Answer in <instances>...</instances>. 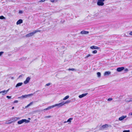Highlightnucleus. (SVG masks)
Returning a JSON list of instances; mask_svg holds the SVG:
<instances>
[{
    "label": "nucleus",
    "mask_w": 132,
    "mask_h": 132,
    "mask_svg": "<svg viewBox=\"0 0 132 132\" xmlns=\"http://www.w3.org/2000/svg\"><path fill=\"white\" fill-rule=\"evenodd\" d=\"M71 101L70 100H68L66 101L65 102L64 101L60 103H59L53 105L54 107H55L56 106H57L58 108H59L61 107L62 106L64 105L65 104H68L70 103Z\"/></svg>",
    "instance_id": "nucleus-1"
},
{
    "label": "nucleus",
    "mask_w": 132,
    "mask_h": 132,
    "mask_svg": "<svg viewBox=\"0 0 132 132\" xmlns=\"http://www.w3.org/2000/svg\"><path fill=\"white\" fill-rule=\"evenodd\" d=\"M20 117H14L12 118L11 119L12 121H11L10 122H5V123L6 124H10L13 122H15L16 121L20 120Z\"/></svg>",
    "instance_id": "nucleus-2"
},
{
    "label": "nucleus",
    "mask_w": 132,
    "mask_h": 132,
    "mask_svg": "<svg viewBox=\"0 0 132 132\" xmlns=\"http://www.w3.org/2000/svg\"><path fill=\"white\" fill-rule=\"evenodd\" d=\"M33 95V94H30L28 95H22V96L19 97L18 98H19L21 100L22 99L24 98H27L29 96H31Z\"/></svg>",
    "instance_id": "nucleus-3"
},
{
    "label": "nucleus",
    "mask_w": 132,
    "mask_h": 132,
    "mask_svg": "<svg viewBox=\"0 0 132 132\" xmlns=\"http://www.w3.org/2000/svg\"><path fill=\"white\" fill-rule=\"evenodd\" d=\"M40 31L38 30H35L32 32L28 34H27L26 36V37H28L32 36H33L36 33Z\"/></svg>",
    "instance_id": "nucleus-4"
},
{
    "label": "nucleus",
    "mask_w": 132,
    "mask_h": 132,
    "mask_svg": "<svg viewBox=\"0 0 132 132\" xmlns=\"http://www.w3.org/2000/svg\"><path fill=\"white\" fill-rule=\"evenodd\" d=\"M30 121L29 120H26V119H22L21 120L18 121V124L19 125H20L22 124L24 122L27 123L29 122Z\"/></svg>",
    "instance_id": "nucleus-5"
},
{
    "label": "nucleus",
    "mask_w": 132,
    "mask_h": 132,
    "mask_svg": "<svg viewBox=\"0 0 132 132\" xmlns=\"http://www.w3.org/2000/svg\"><path fill=\"white\" fill-rule=\"evenodd\" d=\"M105 0H98L97 2V4L99 6H103L104 5V2Z\"/></svg>",
    "instance_id": "nucleus-6"
},
{
    "label": "nucleus",
    "mask_w": 132,
    "mask_h": 132,
    "mask_svg": "<svg viewBox=\"0 0 132 132\" xmlns=\"http://www.w3.org/2000/svg\"><path fill=\"white\" fill-rule=\"evenodd\" d=\"M9 89L6 90H4L0 92V94H1L2 96H4L9 91Z\"/></svg>",
    "instance_id": "nucleus-7"
},
{
    "label": "nucleus",
    "mask_w": 132,
    "mask_h": 132,
    "mask_svg": "<svg viewBox=\"0 0 132 132\" xmlns=\"http://www.w3.org/2000/svg\"><path fill=\"white\" fill-rule=\"evenodd\" d=\"M125 69L124 67H122L118 68L117 69V71L118 72H120L124 70Z\"/></svg>",
    "instance_id": "nucleus-8"
},
{
    "label": "nucleus",
    "mask_w": 132,
    "mask_h": 132,
    "mask_svg": "<svg viewBox=\"0 0 132 132\" xmlns=\"http://www.w3.org/2000/svg\"><path fill=\"white\" fill-rule=\"evenodd\" d=\"M30 79V78L28 77L27 78L26 80L24 81V83L25 84H26L28 83Z\"/></svg>",
    "instance_id": "nucleus-9"
},
{
    "label": "nucleus",
    "mask_w": 132,
    "mask_h": 132,
    "mask_svg": "<svg viewBox=\"0 0 132 132\" xmlns=\"http://www.w3.org/2000/svg\"><path fill=\"white\" fill-rule=\"evenodd\" d=\"M126 117V116H122L119 118L118 120L119 121H122Z\"/></svg>",
    "instance_id": "nucleus-10"
},
{
    "label": "nucleus",
    "mask_w": 132,
    "mask_h": 132,
    "mask_svg": "<svg viewBox=\"0 0 132 132\" xmlns=\"http://www.w3.org/2000/svg\"><path fill=\"white\" fill-rule=\"evenodd\" d=\"M98 15V14L97 13H96L93 15L91 14L90 15V16L92 18H95Z\"/></svg>",
    "instance_id": "nucleus-11"
},
{
    "label": "nucleus",
    "mask_w": 132,
    "mask_h": 132,
    "mask_svg": "<svg viewBox=\"0 0 132 132\" xmlns=\"http://www.w3.org/2000/svg\"><path fill=\"white\" fill-rule=\"evenodd\" d=\"M89 33V32L86 31H81L80 32V33L81 34H88Z\"/></svg>",
    "instance_id": "nucleus-12"
},
{
    "label": "nucleus",
    "mask_w": 132,
    "mask_h": 132,
    "mask_svg": "<svg viewBox=\"0 0 132 132\" xmlns=\"http://www.w3.org/2000/svg\"><path fill=\"white\" fill-rule=\"evenodd\" d=\"M87 94H88L87 93H86L85 94H82L81 95H79L78 97L79 98H82L85 96L87 95Z\"/></svg>",
    "instance_id": "nucleus-13"
},
{
    "label": "nucleus",
    "mask_w": 132,
    "mask_h": 132,
    "mask_svg": "<svg viewBox=\"0 0 132 132\" xmlns=\"http://www.w3.org/2000/svg\"><path fill=\"white\" fill-rule=\"evenodd\" d=\"M90 48L91 49H99L100 48L96 46H91Z\"/></svg>",
    "instance_id": "nucleus-14"
},
{
    "label": "nucleus",
    "mask_w": 132,
    "mask_h": 132,
    "mask_svg": "<svg viewBox=\"0 0 132 132\" xmlns=\"http://www.w3.org/2000/svg\"><path fill=\"white\" fill-rule=\"evenodd\" d=\"M23 84L22 82H19L15 86V87L18 88L19 86H21Z\"/></svg>",
    "instance_id": "nucleus-15"
},
{
    "label": "nucleus",
    "mask_w": 132,
    "mask_h": 132,
    "mask_svg": "<svg viewBox=\"0 0 132 132\" xmlns=\"http://www.w3.org/2000/svg\"><path fill=\"white\" fill-rule=\"evenodd\" d=\"M53 108H54V105H53L50 106L44 109V110H48L50 109H51Z\"/></svg>",
    "instance_id": "nucleus-16"
},
{
    "label": "nucleus",
    "mask_w": 132,
    "mask_h": 132,
    "mask_svg": "<svg viewBox=\"0 0 132 132\" xmlns=\"http://www.w3.org/2000/svg\"><path fill=\"white\" fill-rule=\"evenodd\" d=\"M111 73V72L109 71H106L104 73V76H109Z\"/></svg>",
    "instance_id": "nucleus-17"
},
{
    "label": "nucleus",
    "mask_w": 132,
    "mask_h": 132,
    "mask_svg": "<svg viewBox=\"0 0 132 132\" xmlns=\"http://www.w3.org/2000/svg\"><path fill=\"white\" fill-rule=\"evenodd\" d=\"M23 22V21L21 19L19 20L16 22V24L18 25L22 23Z\"/></svg>",
    "instance_id": "nucleus-18"
},
{
    "label": "nucleus",
    "mask_w": 132,
    "mask_h": 132,
    "mask_svg": "<svg viewBox=\"0 0 132 132\" xmlns=\"http://www.w3.org/2000/svg\"><path fill=\"white\" fill-rule=\"evenodd\" d=\"M72 119L73 118H70L67 120V122H68L69 124H70L71 122V120H72Z\"/></svg>",
    "instance_id": "nucleus-19"
},
{
    "label": "nucleus",
    "mask_w": 132,
    "mask_h": 132,
    "mask_svg": "<svg viewBox=\"0 0 132 132\" xmlns=\"http://www.w3.org/2000/svg\"><path fill=\"white\" fill-rule=\"evenodd\" d=\"M68 71H76V70L74 68H69L67 70Z\"/></svg>",
    "instance_id": "nucleus-20"
},
{
    "label": "nucleus",
    "mask_w": 132,
    "mask_h": 132,
    "mask_svg": "<svg viewBox=\"0 0 132 132\" xmlns=\"http://www.w3.org/2000/svg\"><path fill=\"white\" fill-rule=\"evenodd\" d=\"M69 98V95H67L63 98V100H67V99H68Z\"/></svg>",
    "instance_id": "nucleus-21"
},
{
    "label": "nucleus",
    "mask_w": 132,
    "mask_h": 132,
    "mask_svg": "<svg viewBox=\"0 0 132 132\" xmlns=\"http://www.w3.org/2000/svg\"><path fill=\"white\" fill-rule=\"evenodd\" d=\"M0 19L5 20L6 18L3 16H0Z\"/></svg>",
    "instance_id": "nucleus-22"
},
{
    "label": "nucleus",
    "mask_w": 132,
    "mask_h": 132,
    "mask_svg": "<svg viewBox=\"0 0 132 132\" xmlns=\"http://www.w3.org/2000/svg\"><path fill=\"white\" fill-rule=\"evenodd\" d=\"M108 125H103L102 126V127L103 128H106L108 127Z\"/></svg>",
    "instance_id": "nucleus-23"
},
{
    "label": "nucleus",
    "mask_w": 132,
    "mask_h": 132,
    "mask_svg": "<svg viewBox=\"0 0 132 132\" xmlns=\"http://www.w3.org/2000/svg\"><path fill=\"white\" fill-rule=\"evenodd\" d=\"M92 56V55H90V54H88V55H87L85 57V58L86 59V58H87L88 57H89Z\"/></svg>",
    "instance_id": "nucleus-24"
},
{
    "label": "nucleus",
    "mask_w": 132,
    "mask_h": 132,
    "mask_svg": "<svg viewBox=\"0 0 132 132\" xmlns=\"http://www.w3.org/2000/svg\"><path fill=\"white\" fill-rule=\"evenodd\" d=\"M97 76L98 77H100L101 74V73L100 72H98L97 73Z\"/></svg>",
    "instance_id": "nucleus-25"
},
{
    "label": "nucleus",
    "mask_w": 132,
    "mask_h": 132,
    "mask_svg": "<svg viewBox=\"0 0 132 132\" xmlns=\"http://www.w3.org/2000/svg\"><path fill=\"white\" fill-rule=\"evenodd\" d=\"M23 11L21 10H19V13L20 14H22L23 13Z\"/></svg>",
    "instance_id": "nucleus-26"
},
{
    "label": "nucleus",
    "mask_w": 132,
    "mask_h": 132,
    "mask_svg": "<svg viewBox=\"0 0 132 132\" xmlns=\"http://www.w3.org/2000/svg\"><path fill=\"white\" fill-rule=\"evenodd\" d=\"M58 0H50V1L52 2H56Z\"/></svg>",
    "instance_id": "nucleus-27"
},
{
    "label": "nucleus",
    "mask_w": 132,
    "mask_h": 132,
    "mask_svg": "<svg viewBox=\"0 0 132 132\" xmlns=\"http://www.w3.org/2000/svg\"><path fill=\"white\" fill-rule=\"evenodd\" d=\"M51 117V116H45L44 117V118H50Z\"/></svg>",
    "instance_id": "nucleus-28"
},
{
    "label": "nucleus",
    "mask_w": 132,
    "mask_h": 132,
    "mask_svg": "<svg viewBox=\"0 0 132 132\" xmlns=\"http://www.w3.org/2000/svg\"><path fill=\"white\" fill-rule=\"evenodd\" d=\"M97 53V51L96 50H94L92 52V53L93 54H96Z\"/></svg>",
    "instance_id": "nucleus-29"
},
{
    "label": "nucleus",
    "mask_w": 132,
    "mask_h": 132,
    "mask_svg": "<svg viewBox=\"0 0 132 132\" xmlns=\"http://www.w3.org/2000/svg\"><path fill=\"white\" fill-rule=\"evenodd\" d=\"M51 85L50 83H48L46 84L45 86H48Z\"/></svg>",
    "instance_id": "nucleus-30"
},
{
    "label": "nucleus",
    "mask_w": 132,
    "mask_h": 132,
    "mask_svg": "<svg viewBox=\"0 0 132 132\" xmlns=\"http://www.w3.org/2000/svg\"><path fill=\"white\" fill-rule=\"evenodd\" d=\"M3 53L4 52H0V56H1Z\"/></svg>",
    "instance_id": "nucleus-31"
},
{
    "label": "nucleus",
    "mask_w": 132,
    "mask_h": 132,
    "mask_svg": "<svg viewBox=\"0 0 132 132\" xmlns=\"http://www.w3.org/2000/svg\"><path fill=\"white\" fill-rule=\"evenodd\" d=\"M124 71L126 72H127L128 71V69L126 68L124 70Z\"/></svg>",
    "instance_id": "nucleus-32"
},
{
    "label": "nucleus",
    "mask_w": 132,
    "mask_h": 132,
    "mask_svg": "<svg viewBox=\"0 0 132 132\" xmlns=\"http://www.w3.org/2000/svg\"><path fill=\"white\" fill-rule=\"evenodd\" d=\"M112 100V98H108V101H111Z\"/></svg>",
    "instance_id": "nucleus-33"
},
{
    "label": "nucleus",
    "mask_w": 132,
    "mask_h": 132,
    "mask_svg": "<svg viewBox=\"0 0 132 132\" xmlns=\"http://www.w3.org/2000/svg\"><path fill=\"white\" fill-rule=\"evenodd\" d=\"M123 132H130V130H125L123 131Z\"/></svg>",
    "instance_id": "nucleus-34"
},
{
    "label": "nucleus",
    "mask_w": 132,
    "mask_h": 132,
    "mask_svg": "<svg viewBox=\"0 0 132 132\" xmlns=\"http://www.w3.org/2000/svg\"><path fill=\"white\" fill-rule=\"evenodd\" d=\"M6 97L8 98L9 99H10L11 98V96H6Z\"/></svg>",
    "instance_id": "nucleus-35"
},
{
    "label": "nucleus",
    "mask_w": 132,
    "mask_h": 132,
    "mask_svg": "<svg viewBox=\"0 0 132 132\" xmlns=\"http://www.w3.org/2000/svg\"><path fill=\"white\" fill-rule=\"evenodd\" d=\"M33 102H31L29 104V105L30 106L33 104Z\"/></svg>",
    "instance_id": "nucleus-36"
},
{
    "label": "nucleus",
    "mask_w": 132,
    "mask_h": 132,
    "mask_svg": "<svg viewBox=\"0 0 132 132\" xmlns=\"http://www.w3.org/2000/svg\"><path fill=\"white\" fill-rule=\"evenodd\" d=\"M18 102V101H17V100H15V101L14 102V103H17Z\"/></svg>",
    "instance_id": "nucleus-37"
},
{
    "label": "nucleus",
    "mask_w": 132,
    "mask_h": 132,
    "mask_svg": "<svg viewBox=\"0 0 132 132\" xmlns=\"http://www.w3.org/2000/svg\"><path fill=\"white\" fill-rule=\"evenodd\" d=\"M128 115L132 116V112H130V113H129V114H128Z\"/></svg>",
    "instance_id": "nucleus-38"
},
{
    "label": "nucleus",
    "mask_w": 132,
    "mask_h": 132,
    "mask_svg": "<svg viewBox=\"0 0 132 132\" xmlns=\"http://www.w3.org/2000/svg\"><path fill=\"white\" fill-rule=\"evenodd\" d=\"M30 106L29 105V104H28L27 106H26L25 107V108H27L28 107H29Z\"/></svg>",
    "instance_id": "nucleus-39"
},
{
    "label": "nucleus",
    "mask_w": 132,
    "mask_h": 132,
    "mask_svg": "<svg viewBox=\"0 0 132 132\" xmlns=\"http://www.w3.org/2000/svg\"><path fill=\"white\" fill-rule=\"evenodd\" d=\"M12 121L11 120H10L8 121H6V122H10L11 121Z\"/></svg>",
    "instance_id": "nucleus-40"
},
{
    "label": "nucleus",
    "mask_w": 132,
    "mask_h": 132,
    "mask_svg": "<svg viewBox=\"0 0 132 132\" xmlns=\"http://www.w3.org/2000/svg\"><path fill=\"white\" fill-rule=\"evenodd\" d=\"M129 34L130 35H132V31H131L129 33Z\"/></svg>",
    "instance_id": "nucleus-41"
},
{
    "label": "nucleus",
    "mask_w": 132,
    "mask_h": 132,
    "mask_svg": "<svg viewBox=\"0 0 132 132\" xmlns=\"http://www.w3.org/2000/svg\"><path fill=\"white\" fill-rule=\"evenodd\" d=\"M46 0H41L42 2H44Z\"/></svg>",
    "instance_id": "nucleus-42"
},
{
    "label": "nucleus",
    "mask_w": 132,
    "mask_h": 132,
    "mask_svg": "<svg viewBox=\"0 0 132 132\" xmlns=\"http://www.w3.org/2000/svg\"><path fill=\"white\" fill-rule=\"evenodd\" d=\"M67 121H65L64 122V123H67Z\"/></svg>",
    "instance_id": "nucleus-43"
},
{
    "label": "nucleus",
    "mask_w": 132,
    "mask_h": 132,
    "mask_svg": "<svg viewBox=\"0 0 132 132\" xmlns=\"http://www.w3.org/2000/svg\"><path fill=\"white\" fill-rule=\"evenodd\" d=\"M14 107H12V109H14Z\"/></svg>",
    "instance_id": "nucleus-44"
},
{
    "label": "nucleus",
    "mask_w": 132,
    "mask_h": 132,
    "mask_svg": "<svg viewBox=\"0 0 132 132\" xmlns=\"http://www.w3.org/2000/svg\"><path fill=\"white\" fill-rule=\"evenodd\" d=\"M28 119L30 120V118H28Z\"/></svg>",
    "instance_id": "nucleus-45"
},
{
    "label": "nucleus",
    "mask_w": 132,
    "mask_h": 132,
    "mask_svg": "<svg viewBox=\"0 0 132 132\" xmlns=\"http://www.w3.org/2000/svg\"><path fill=\"white\" fill-rule=\"evenodd\" d=\"M21 75H20V76L19 77H21Z\"/></svg>",
    "instance_id": "nucleus-46"
},
{
    "label": "nucleus",
    "mask_w": 132,
    "mask_h": 132,
    "mask_svg": "<svg viewBox=\"0 0 132 132\" xmlns=\"http://www.w3.org/2000/svg\"><path fill=\"white\" fill-rule=\"evenodd\" d=\"M131 100L132 101V98H131Z\"/></svg>",
    "instance_id": "nucleus-47"
}]
</instances>
